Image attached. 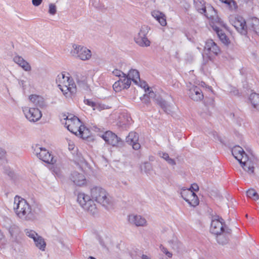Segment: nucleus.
<instances>
[{"label":"nucleus","instance_id":"f257e3e1","mask_svg":"<svg viewBox=\"0 0 259 259\" xmlns=\"http://www.w3.org/2000/svg\"><path fill=\"white\" fill-rule=\"evenodd\" d=\"M64 119H66L65 124L67 129L76 136L82 139H87L91 136L89 129L82 124L77 117L69 115Z\"/></svg>","mask_w":259,"mask_h":259},{"label":"nucleus","instance_id":"f03ea898","mask_svg":"<svg viewBox=\"0 0 259 259\" xmlns=\"http://www.w3.org/2000/svg\"><path fill=\"white\" fill-rule=\"evenodd\" d=\"M56 82L59 88L66 96H70L76 92V86L68 73L63 72L59 74Z\"/></svg>","mask_w":259,"mask_h":259},{"label":"nucleus","instance_id":"7ed1b4c3","mask_svg":"<svg viewBox=\"0 0 259 259\" xmlns=\"http://www.w3.org/2000/svg\"><path fill=\"white\" fill-rule=\"evenodd\" d=\"M232 153L245 171L249 174L253 173L254 168L253 163L248 158L242 147L239 146H234L232 148Z\"/></svg>","mask_w":259,"mask_h":259},{"label":"nucleus","instance_id":"20e7f679","mask_svg":"<svg viewBox=\"0 0 259 259\" xmlns=\"http://www.w3.org/2000/svg\"><path fill=\"white\" fill-rule=\"evenodd\" d=\"M14 209L17 215L22 219L28 220L32 215L31 206L26 200L20 196L15 197Z\"/></svg>","mask_w":259,"mask_h":259},{"label":"nucleus","instance_id":"39448f33","mask_svg":"<svg viewBox=\"0 0 259 259\" xmlns=\"http://www.w3.org/2000/svg\"><path fill=\"white\" fill-rule=\"evenodd\" d=\"M77 201L80 206L87 211L94 213L96 210V205L90 197L83 193H80L77 196Z\"/></svg>","mask_w":259,"mask_h":259},{"label":"nucleus","instance_id":"423d86ee","mask_svg":"<svg viewBox=\"0 0 259 259\" xmlns=\"http://www.w3.org/2000/svg\"><path fill=\"white\" fill-rule=\"evenodd\" d=\"M220 49L212 39L206 41L203 53L209 60H212L220 53Z\"/></svg>","mask_w":259,"mask_h":259},{"label":"nucleus","instance_id":"0eeeda50","mask_svg":"<svg viewBox=\"0 0 259 259\" xmlns=\"http://www.w3.org/2000/svg\"><path fill=\"white\" fill-rule=\"evenodd\" d=\"M91 194L93 199L102 204L103 205L108 203L107 192L101 187H95L91 190Z\"/></svg>","mask_w":259,"mask_h":259},{"label":"nucleus","instance_id":"6e6552de","mask_svg":"<svg viewBox=\"0 0 259 259\" xmlns=\"http://www.w3.org/2000/svg\"><path fill=\"white\" fill-rule=\"evenodd\" d=\"M101 137L106 144L112 147H119L122 144V141L115 134L110 131L104 133Z\"/></svg>","mask_w":259,"mask_h":259},{"label":"nucleus","instance_id":"1a4fd4ad","mask_svg":"<svg viewBox=\"0 0 259 259\" xmlns=\"http://www.w3.org/2000/svg\"><path fill=\"white\" fill-rule=\"evenodd\" d=\"M182 197L191 206H196L199 203V200L194 192L191 189H183L181 191Z\"/></svg>","mask_w":259,"mask_h":259},{"label":"nucleus","instance_id":"9d476101","mask_svg":"<svg viewBox=\"0 0 259 259\" xmlns=\"http://www.w3.org/2000/svg\"><path fill=\"white\" fill-rule=\"evenodd\" d=\"M230 23L240 33L245 34L247 25L244 19L240 16H232L230 19Z\"/></svg>","mask_w":259,"mask_h":259},{"label":"nucleus","instance_id":"9b49d317","mask_svg":"<svg viewBox=\"0 0 259 259\" xmlns=\"http://www.w3.org/2000/svg\"><path fill=\"white\" fill-rule=\"evenodd\" d=\"M25 233L27 236L33 239L37 247L40 250H45L46 244L41 237L38 236V234L33 230H26Z\"/></svg>","mask_w":259,"mask_h":259},{"label":"nucleus","instance_id":"f8f14e48","mask_svg":"<svg viewBox=\"0 0 259 259\" xmlns=\"http://www.w3.org/2000/svg\"><path fill=\"white\" fill-rule=\"evenodd\" d=\"M74 54H76L77 57L80 59L85 61L90 59L92 56V53L90 50L81 46L73 45Z\"/></svg>","mask_w":259,"mask_h":259},{"label":"nucleus","instance_id":"ddd939ff","mask_svg":"<svg viewBox=\"0 0 259 259\" xmlns=\"http://www.w3.org/2000/svg\"><path fill=\"white\" fill-rule=\"evenodd\" d=\"M224 222L223 219H213L211 222L210 231L214 235L221 234L224 231Z\"/></svg>","mask_w":259,"mask_h":259},{"label":"nucleus","instance_id":"4468645a","mask_svg":"<svg viewBox=\"0 0 259 259\" xmlns=\"http://www.w3.org/2000/svg\"><path fill=\"white\" fill-rule=\"evenodd\" d=\"M26 117L30 121L35 122L41 117V113L38 108H30L24 110Z\"/></svg>","mask_w":259,"mask_h":259},{"label":"nucleus","instance_id":"2eb2a0df","mask_svg":"<svg viewBox=\"0 0 259 259\" xmlns=\"http://www.w3.org/2000/svg\"><path fill=\"white\" fill-rule=\"evenodd\" d=\"M37 155L40 159L46 163L53 164L56 162L53 155L45 148H40V152Z\"/></svg>","mask_w":259,"mask_h":259},{"label":"nucleus","instance_id":"dca6fc26","mask_svg":"<svg viewBox=\"0 0 259 259\" xmlns=\"http://www.w3.org/2000/svg\"><path fill=\"white\" fill-rule=\"evenodd\" d=\"M139 136L136 132H130L126 138V142L131 145L135 150H138L140 148V144L138 142Z\"/></svg>","mask_w":259,"mask_h":259},{"label":"nucleus","instance_id":"f3484780","mask_svg":"<svg viewBox=\"0 0 259 259\" xmlns=\"http://www.w3.org/2000/svg\"><path fill=\"white\" fill-rule=\"evenodd\" d=\"M71 180L73 183L78 186H83L87 184V181L82 174L74 172L71 174Z\"/></svg>","mask_w":259,"mask_h":259},{"label":"nucleus","instance_id":"a211bd4d","mask_svg":"<svg viewBox=\"0 0 259 259\" xmlns=\"http://www.w3.org/2000/svg\"><path fill=\"white\" fill-rule=\"evenodd\" d=\"M189 96L194 101H200L203 98L202 92L199 88L196 86L193 87L189 90Z\"/></svg>","mask_w":259,"mask_h":259},{"label":"nucleus","instance_id":"6ab92c4d","mask_svg":"<svg viewBox=\"0 0 259 259\" xmlns=\"http://www.w3.org/2000/svg\"><path fill=\"white\" fill-rule=\"evenodd\" d=\"M13 60L16 63L21 67L25 71H30L31 70V67L29 64L21 57L16 56L14 57Z\"/></svg>","mask_w":259,"mask_h":259},{"label":"nucleus","instance_id":"aec40b11","mask_svg":"<svg viewBox=\"0 0 259 259\" xmlns=\"http://www.w3.org/2000/svg\"><path fill=\"white\" fill-rule=\"evenodd\" d=\"M194 4L195 8L199 13L204 14L207 18H211V16H209L206 13V7L203 1L195 0Z\"/></svg>","mask_w":259,"mask_h":259},{"label":"nucleus","instance_id":"412c9836","mask_svg":"<svg viewBox=\"0 0 259 259\" xmlns=\"http://www.w3.org/2000/svg\"><path fill=\"white\" fill-rule=\"evenodd\" d=\"M128 221L137 226H144L146 223V220L140 215H129Z\"/></svg>","mask_w":259,"mask_h":259},{"label":"nucleus","instance_id":"4be33fe9","mask_svg":"<svg viewBox=\"0 0 259 259\" xmlns=\"http://www.w3.org/2000/svg\"><path fill=\"white\" fill-rule=\"evenodd\" d=\"M152 15L162 26H164L166 25V17L163 13L158 11H153Z\"/></svg>","mask_w":259,"mask_h":259},{"label":"nucleus","instance_id":"5701e85b","mask_svg":"<svg viewBox=\"0 0 259 259\" xmlns=\"http://www.w3.org/2000/svg\"><path fill=\"white\" fill-rule=\"evenodd\" d=\"M214 30L222 43L227 46L230 44V40L229 38L222 30L220 29L219 28L217 27L215 28Z\"/></svg>","mask_w":259,"mask_h":259},{"label":"nucleus","instance_id":"b1692460","mask_svg":"<svg viewBox=\"0 0 259 259\" xmlns=\"http://www.w3.org/2000/svg\"><path fill=\"white\" fill-rule=\"evenodd\" d=\"M126 77H128L136 83H138L140 81L139 72L135 69L130 70L128 74L126 75Z\"/></svg>","mask_w":259,"mask_h":259},{"label":"nucleus","instance_id":"393cba45","mask_svg":"<svg viewBox=\"0 0 259 259\" xmlns=\"http://www.w3.org/2000/svg\"><path fill=\"white\" fill-rule=\"evenodd\" d=\"M249 100L254 108H259V95L252 93L249 97Z\"/></svg>","mask_w":259,"mask_h":259},{"label":"nucleus","instance_id":"a878e982","mask_svg":"<svg viewBox=\"0 0 259 259\" xmlns=\"http://www.w3.org/2000/svg\"><path fill=\"white\" fill-rule=\"evenodd\" d=\"M226 4L231 10H236L238 8L237 3L234 0H220Z\"/></svg>","mask_w":259,"mask_h":259},{"label":"nucleus","instance_id":"bb28decb","mask_svg":"<svg viewBox=\"0 0 259 259\" xmlns=\"http://www.w3.org/2000/svg\"><path fill=\"white\" fill-rule=\"evenodd\" d=\"M247 197L252 199L254 200H257L259 199V196L255 190L253 189H249L246 192Z\"/></svg>","mask_w":259,"mask_h":259},{"label":"nucleus","instance_id":"cd10ccee","mask_svg":"<svg viewBox=\"0 0 259 259\" xmlns=\"http://www.w3.org/2000/svg\"><path fill=\"white\" fill-rule=\"evenodd\" d=\"M137 42L141 46H149L150 45V41L147 38L143 37L137 39Z\"/></svg>","mask_w":259,"mask_h":259},{"label":"nucleus","instance_id":"c85d7f7f","mask_svg":"<svg viewBox=\"0 0 259 259\" xmlns=\"http://www.w3.org/2000/svg\"><path fill=\"white\" fill-rule=\"evenodd\" d=\"M113 89L116 92L120 91L123 89L122 81L118 80L113 84Z\"/></svg>","mask_w":259,"mask_h":259},{"label":"nucleus","instance_id":"c756f323","mask_svg":"<svg viewBox=\"0 0 259 259\" xmlns=\"http://www.w3.org/2000/svg\"><path fill=\"white\" fill-rule=\"evenodd\" d=\"M29 100L34 104L37 105L42 100V98L36 95H30L29 97Z\"/></svg>","mask_w":259,"mask_h":259},{"label":"nucleus","instance_id":"7c9ffc66","mask_svg":"<svg viewBox=\"0 0 259 259\" xmlns=\"http://www.w3.org/2000/svg\"><path fill=\"white\" fill-rule=\"evenodd\" d=\"M51 170L53 172V173L57 177H59L61 175V170L60 167H58L56 165H53L51 167Z\"/></svg>","mask_w":259,"mask_h":259},{"label":"nucleus","instance_id":"2f4dec72","mask_svg":"<svg viewBox=\"0 0 259 259\" xmlns=\"http://www.w3.org/2000/svg\"><path fill=\"white\" fill-rule=\"evenodd\" d=\"M124 78L123 79V80L122 81V85H123V89L128 88L131 84V80L130 78L127 77H124Z\"/></svg>","mask_w":259,"mask_h":259},{"label":"nucleus","instance_id":"473e14b6","mask_svg":"<svg viewBox=\"0 0 259 259\" xmlns=\"http://www.w3.org/2000/svg\"><path fill=\"white\" fill-rule=\"evenodd\" d=\"M112 73L114 75L117 76V77H125L126 74L124 73L123 72H122L121 70L115 69L112 71Z\"/></svg>","mask_w":259,"mask_h":259},{"label":"nucleus","instance_id":"72a5a7b5","mask_svg":"<svg viewBox=\"0 0 259 259\" xmlns=\"http://www.w3.org/2000/svg\"><path fill=\"white\" fill-rule=\"evenodd\" d=\"M56 6L54 5L51 4L49 6V13L52 15H54L56 13Z\"/></svg>","mask_w":259,"mask_h":259},{"label":"nucleus","instance_id":"f704fd0d","mask_svg":"<svg viewBox=\"0 0 259 259\" xmlns=\"http://www.w3.org/2000/svg\"><path fill=\"white\" fill-rule=\"evenodd\" d=\"M139 82H140V87L143 88L145 91L149 90V88L146 82H141L140 81Z\"/></svg>","mask_w":259,"mask_h":259},{"label":"nucleus","instance_id":"c9c22d12","mask_svg":"<svg viewBox=\"0 0 259 259\" xmlns=\"http://www.w3.org/2000/svg\"><path fill=\"white\" fill-rule=\"evenodd\" d=\"M189 189H191L193 192L197 191L199 190V187L197 184L194 183L192 184L191 188Z\"/></svg>","mask_w":259,"mask_h":259},{"label":"nucleus","instance_id":"e433bc0d","mask_svg":"<svg viewBox=\"0 0 259 259\" xmlns=\"http://www.w3.org/2000/svg\"><path fill=\"white\" fill-rule=\"evenodd\" d=\"M85 103L87 105L93 107V109H95L94 107L96 106L95 103L89 100H87Z\"/></svg>","mask_w":259,"mask_h":259},{"label":"nucleus","instance_id":"4c0bfd02","mask_svg":"<svg viewBox=\"0 0 259 259\" xmlns=\"http://www.w3.org/2000/svg\"><path fill=\"white\" fill-rule=\"evenodd\" d=\"M42 0H32V2L34 6H38L41 3Z\"/></svg>","mask_w":259,"mask_h":259},{"label":"nucleus","instance_id":"58836bf2","mask_svg":"<svg viewBox=\"0 0 259 259\" xmlns=\"http://www.w3.org/2000/svg\"><path fill=\"white\" fill-rule=\"evenodd\" d=\"M6 152L3 149L0 148V158H2L5 155Z\"/></svg>","mask_w":259,"mask_h":259},{"label":"nucleus","instance_id":"ea45409f","mask_svg":"<svg viewBox=\"0 0 259 259\" xmlns=\"http://www.w3.org/2000/svg\"><path fill=\"white\" fill-rule=\"evenodd\" d=\"M163 252H164L169 257H171L172 256V254L170 252L166 251V249L165 248H163Z\"/></svg>","mask_w":259,"mask_h":259},{"label":"nucleus","instance_id":"a19ab883","mask_svg":"<svg viewBox=\"0 0 259 259\" xmlns=\"http://www.w3.org/2000/svg\"><path fill=\"white\" fill-rule=\"evenodd\" d=\"M162 157L165 159L166 161L168 160V159L169 158V156H168V154H167V153H163V155H162Z\"/></svg>","mask_w":259,"mask_h":259},{"label":"nucleus","instance_id":"79ce46f5","mask_svg":"<svg viewBox=\"0 0 259 259\" xmlns=\"http://www.w3.org/2000/svg\"><path fill=\"white\" fill-rule=\"evenodd\" d=\"M168 161V162L169 163V164H175V161L171 159V158H169L168 160H167Z\"/></svg>","mask_w":259,"mask_h":259},{"label":"nucleus","instance_id":"37998d69","mask_svg":"<svg viewBox=\"0 0 259 259\" xmlns=\"http://www.w3.org/2000/svg\"><path fill=\"white\" fill-rule=\"evenodd\" d=\"M74 145L73 144H69V149L73 150L74 149Z\"/></svg>","mask_w":259,"mask_h":259},{"label":"nucleus","instance_id":"c03bdc74","mask_svg":"<svg viewBox=\"0 0 259 259\" xmlns=\"http://www.w3.org/2000/svg\"><path fill=\"white\" fill-rule=\"evenodd\" d=\"M4 235L2 233L1 231L0 230V241L2 240L4 238Z\"/></svg>","mask_w":259,"mask_h":259},{"label":"nucleus","instance_id":"a18cd8bd","mask_svg":"<svg viewBox=\"0 0 259 259\" xmlns=\"http://www.w3.org/2000/svg\"><path fill=\"white\" fill-rule=\"evenodd\" d=\"M142 259H149L148 256L145 255H143L142 256Z\"/></svg>","mask_w":259,"mask_h":259},{"label":"nucleus","instance_id":"49530a36","mask_svg":"<svg viewBox=\"0 0 259 259\" xmlns=\"http://www.w3.org/2000/svg\"><path fill=\"white\" fill-rule=\"evenodd\" d=\"M89 259H96V258H95V257H94L90 256V257H89Z\"/></svg>","mask_w":259,"mask_h":259}]
</instances>
